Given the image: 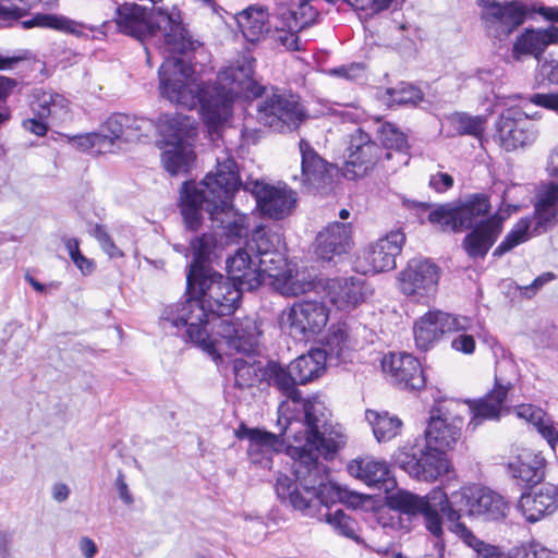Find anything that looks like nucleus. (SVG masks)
Returning <instances> with one entry per match:
<instances>
[{"mask_svg": "<svg viewBox=\"0 0 558 558\" xmlns=\"http://www.w3.org/2000/svg\"><path fill=\"white\" fill-rule=\"evenodd\" d=\"M263 383L276 388L286 400L280 403L279 412L286 407L294 412L291 417L284 416V434H290L296 441H305L298 449L299 460L295 463V474L305 494L301 495L289 477L280 476L277 481V493L281 498L290 499V502L300 509L308 506L307 502L315 499L316 485L322 486V496L329 499L339 496L336 487L325 485L326 468L319 463V454L325 458L332 457L347 441L343 428L335 424L331 413L318 397L303 399L290 365L269 361L265 364Z\"/></svg>", "mask_w": 558, "mask_h": 558, "instance_id": "obj_1", "label": "nucleus"}, {"mask_svg": "<svg viewBox=\"0 0 558 558\" xmlns=\"http://www.w3.org/2000/svg\"><path fill=\"white\" fill-rule=\"evenodd\" d=\"M114 21L122 34L142 43L147 63H150L153 49L162 56L158 71L161 96L187 109L196 107L195 70L187 56L199 43L192 39L182 24L180 12L174 7L171 10L147 9L125 2L117 7Z\"/></svg>", "mask_w": 558, "mask_h": 558, "instance_id": "obj_2", "label": "nucleus"}, {"mask_svg": "<svg viewBox=\"0 0 558 558\" xmlns=\"http://www.w3.org/2000/svg\"><path fill=\"white\" fill-rule=\"evenodd\" d=\"M242 186L239 167L233 158H217L214 172H209L197 184L184 182L181 190V214L185 226L197 230L202 225V213L208 214L210 227L219 234L220 241L236 242L247 234V217L239 213L232 204L234 193ZM214 233H204L191 241L192 266H208L214 250L219 242Z\"/></svg>", "mask_w": 558, "mask_h": 558, "instance_id": "obj_3", "label": "nucleus"}, {"mask_svg": "<svg viewBox=\"0 0 558 558\" xmlns=\"http://www.w3.org/2000/svg\"><path fill=\"white\" fill-rule=\"evenodd\" d=\"M194 87L203 120L214 132L231 118L233 101L240 95H252L257 99V122L275 132L295 131L307 118L298 96L254 81L250 61L220 71L214 85L195 84Z\"/></svg>", "mask_w": 558, "mask_h": 558, "instance_id": "obj_4", "label": "nucleus"}, {"mask_svg": "<svg viewBox=\"0 0 558 558\" xmlns=\"http://www.w3.org/2000/svg\"><path fill=\"white\" fill-rule=\"evenodd\" d=\"M244 290L209 266H192L186 276V299L163 307V326L186 328V338L213 354L214 343L206 325L210 317L232 314Z\"/></svg>", "mask_w": 558, "mask_h": 558, "instance_id": "obj_5", "label": "nucleus"}, {"mask_svg": "<svg viewBox=\"0 0 558 558\" xmlns=\"http://www.w3.org/2000/svg\"><path fill=\"white\" fill-rule=\"evenodd\" d=\"M449 530L472 548L477 558H510L496 546L477 538L463 523L462 515L482 517L485 520H499L506 517L508 504L504 497L486 487H464L451 494L447 501Z\"/></svg>", "mask_w": 558, "mask_h": 558, "instance_id": "obj_6", "label": "nucleus"}, {"mask_svg": "<svg viewBox=\"0 0 558 558\" xmlns=\"http://www.w3.org/2000/svg\"><path fill=\"white\" fill-rule=\"evenodd\" d=\"M278 425L280 426L279 435H276V434H272L267 430L259 429V428H247L245 426H243L241 429H239L236 435L241 439L246 438L248 440L247 454H248L250 461L253 464L259 465L260 468L267 469V470H270L272 466L274 456L281 452L284 447V440H283L282 436H286L288 439L292 438L296 444H299L298 446H292L290 448V454L292 457H295V459L293 462V476L294 477L292 478L289 476V478L295 485H298V490L300 492V494L304 495L305 494L304 488L300 484L299 480L296 478L295 463L299 460L298 449L303 447L305 441L304 440L301 442L296 441L290 434L283 433V428L286 426L284 417L279 416ZM280 476H286V474H279L277 478H279ZM287 477H288V475H287ZM278 480H276V482ZM275 487H277V484L275 485ZM275 490H276V494L278 495L277 488H275Z\"/></svg>", "mask_w": 558, "mask_h": 558, "instance_id": "obj_7", "label": "nucleus"}, {"mask_svg": "<svg viewBox=\"0 0 558 558\" xmlns=\"http://www.w3.org/2000/svg\"><path fill=\"white\" fill-rule=\"evenodd\" d=\"M448 496L441 488L432 489L425 497L398 490L389 497L392 509L408 515L422 514L426 529L436 537L442 534L440 513L447 517Z\"/></svg>", "mask_w": 558, "mask_h": 558, "instance_id": "obj_8", "label": "nucleus"}, {"mask_svg": "<svg viewBox=\"0 0 558 558\" xmlns=\"http://www.w3.org/2000/svg\"><path fill=\"white\" fill-rule=\"evenodd\" d=\"M319 463L322 464V462H319ZM323 465L326 468V481H325L324 486L330 485V486L336 487L339 493L338 497L329 499L327 496H322L323 494H320V493L323 492V489H322L323 487L319 485H316L315 488L313 489L315 492V499L307 502L308 506L304 509L294 507L290 502V499H288V498H281L279 495H278V498L282 502L291 506L294 510H299V511L303 512L305 515H310V517H315L317 514L318 508L320 506L328 508L330 504H335L337 501H340V502L348 501V502L354 504L355 501L360 500V497L357 494H351L345 488H342L338 484L330 482L329 476H328V468L324 463H323ZM320 519L325 520L340 535L351 538L356 543L362 542V539L360 538V536L356 533L357 523L351 517L345 514L341 509H337L335 512H331L329 509H327L326 512L320 514Z\"/></svg>", "mask_w": 558, "mask_h": 558, "instance_id": "obj_9", "label": "nucleus"}, {"mask_svg": "<svg viewBox=\"0 0 558 558\" xmlns=\"http://www.w3.org/2000/svg\"><path fill=\"white\" fill-rule=\"evenodd\" d=\"M396 464L411 477L418 481L433 482L449 471V462L444 451L433 446H403L395 454Z\"/></svg>", "mask_w": 558, "mask_h": 558, "instance_id": "obj_10", "label": "nucleus"}, {"mask_svg": "<svg viewBox=\"0 0 558 558\" xmlns=\"http://www.w3.org/2000/svg\"><path fill=\"white\" fill-rule=\"evenodd\" d=\"M328 317V308L322 301L303 300L283 311L280 325L293 338L307 341L326 327Z\"/></svg>", "mask_w": 558, "mask_h": 558, "instance_id": "obj_11", "label": "nucleus"}, {"mask_svg": "<svg viewBox=\"0 0 558 558\" xmlns=\"http://www.w3.org/2000/svg\"><path fill=\"white\" fill-rule=\"evenodd\" d=\"M482 8L481 20L489 36L504 40L526 17V7L518 1L476 0Z\"/></svg>", "mask_w": 558, "mask_h": 558, "instance_id": "obj_12", "label": "nucleus"}, {"mask_svg": "<svg viewBox=\"0 0 558 558\" xmlns=\"http://www.w3.org/2000/svg\"><path fill=\"white\" fill-rule=\"evenodd\" d=\"M439 268L427 259L413 258L399 274V288L403 294L416 302H426L436 292Z\"/></svg>", "mask_w": 558, "mask_h": 558, "instance_id": "obj_13", "label": "nucleus"}, {"mask_svg": "<svg viewBox=\"0 0 558 558\" xmlns=\"http://www.w3.org/2000/svg\"><path fill=\"white\" fill-rule=\"evenodd\" d=\"M496 136L507 151L532 144L537 136L535 124L520 108H508L496 121Z\"/></svg>", "mask_w": 558, "mask_h": 558, "instance_id": "obj_14", "label": "nucleus"}, {"mask_svg": "<svg viewBox=\"0 0 558 558\" xmlns=\"http://www.w3.org/2000/svg\"><path fill=\"white\" fill-rule=\"evenodd\" d=\"M472 326L466 316H453L440 311H429L420 317L413 328L416 347L427 350L444 333L451 331H465Z\"/></svg>", "mask_w": 558, "mask_h": 558, "instance_id": "obj_15", "label": "nucleus"}, {"mask_svg": "<svg viewBox=\"0 0 558 558\" xmlns=\"http://www.w3.org/2000/svg\"><path fill=\"white\" fill-rule=\"evenodd\" d=\"M154 129L151 120L125 113L111 114L99 129L101 140H105L106 151L113 153L119 142H135L147 136Z\"/></svg>", "mask_w": 558, "mask_h": 558, "instance_id": "obj_16", "label": "nucleus"}, {"mask_svg": "<svg viewBox=\"0 0 558 558\" xmlns=\"http://www.w3.org/2000/svg\"><path fill=\"white\" fill-rule=\"evenodd\" d=\"M244 190L251 191L264 216L283 219L289 216L296 203V194L287 186H274L258 181L246 183Z\"/></svg>", "mask_w": 558, "mask_h": 558, "instance_id": "obj_17", "label": "nucleus"}, {"mask_svg": "<svg viewBox=\"0 0 558 558\" xmlns=\"http://www.w3.org/2000/svg\"><path fill=\"white\" fill-rule=\"evenodd\" d=\"M349 150L350 154L342 170L343 175L349 180L367 174L381 154V148L361 129L351 135Z\"/></svg>", "mask_w": 558, "mask_h": 558, "instance_id": "obj_18", "label": "nucleus"}, {"mask_svg": "<svg viewBox=\"0 0 558 558\" xmlns=\"http://www.w3.org/2000/svg\"><path fill=\"white\" fill-rule=\"evenodd\" d=\"M32 110L37 119H27L23 122L26 131L44 136L47 133L48 125L46 119L51 121H63L68 116V100L58 93L37 90L34 94Z\"/></svg>", "mask_w": 558, "mask_h": 558, "instance_id": "obj_19", "label": "nucleus"}, {"mask_svg": "<svg viewBox=\"0 0 558 558\" xmlns=\"http://www.w3.org/2000/svg\"><path fill=\"white\" fill-rule=\"evenodd\" d=\"M217 332L229 350L246 354L256 349L262 336L259 325L253 317L221 320Z\"/></svg>", "mask_w": 558, "mask_h": 558, "instance_id": "obj_20", "label": "nucleus"}, {"mask_svg": "<svg viewBox=\"0 0 558 558\" xmlns=\"http://www.w3.org/2000/svg\"><path fill=\"white\" fill-rule=\"evenodd\" d=\"M385 373L389 374L396 385L403 389L420 390L425 386V376L421 363L409 353H390L381 361Z\"/></svg>", "mask_w": 558, "mask_h": 558, "instance_id": "obj_21", "label": "nucleus"}, {"mask_svg": "<svg viewBox=\"0 0 558 558\" xmlns=\"http://www.w3.org/2000/svg\"><path fill=\"white\" fill-rule=\"evenodd\" d=\"M352 228L347 222H332L319 231L315 239V253L325 262H332L349 253Z\"/></svg>", "mask_w": 558, "mask_h": 558, "instance_id": "obj_22", "label": "nucleus"}, {"mask_svg": "<svg viewBox=\"0 0 558 558\" xmlns=\"http://www.w3.org/2000/svg\"><path fill=\"white\" fill-rule=\"evenodd\" d=\"M405 243V234L401 230L389 232L369 244L364 253L366 263L374 272L390 271L396 268V258Z\"/></svg>", "mask_w": 558, "mask_h": 558, "instance_id": "obj_23", "label": "nucleus"}, {"mask_svg": "<svg viewBox=\"0 0 558 558\" xmlns=\"http://www.w3.org/2000/svg\"><path fill=\"white\" fill-rule=\"evenodd\" d=\"M518 508L529 522H537L558 508V489L555 485L543 484L536 489L522 494Z\"/></svg>", "mask_w": 558, "mask_h": 558, "instance_id": "obj_24", "label": "nucleus"}, {"mask_svg": "<svg viewBox=\"0 0 558 558\" xmlns=\"http://www.w3.org/2000/svg\"><path fill=\"white\" fill-rule=\"evenodd\" d=\"M545 458L541 452L522 449L507 464L508 474L524 485H536L545 476Z\"/></svg>", "mask_w": 558, "mask_h": 558, "instance_id": "obj_25", "label": "nucleus"}, {"mask_svg": "<svg viewBox=\"0 0 558 558\" xmlns=\"http://www.w3.org/2000/svg\"><path fill=\"white\" fill-rule=\"evenodd\" d=\"M156 126L167 147L192 144L197 134L195 120L182 113H162Z\"/></svg>", "mask_w": 558, "mask_h": 558, "instance_id": "obj_26", "label": "nucleus"}, {"mask_svg": "<svg viewBox=\"0 0 558 558\" xmlns=\"http://www.w3.org/2000/svg\"><path fill=\"white\" fill-rule=\"evenodd\" d=\"M502 220L504 218L496 214L465 235L462 245L471 258L486 256L501 232Z\"/></svg>", "mask_w": 558, "mask_h": 558, "instance_id": "obj_27", "label": "nucleus"}, {"mask_svg": "<svg viewBox=\"0 0 558 558\" xmlns=\"http://www.w3.org/2000/svg\"><path fill=\"white\" fill-rule=\"evenodd\" d=\"M227 271L228 278L244 291H252L260 286V269L257 268V259L247 252V246L239 248L227 259Z\"/></svg>", "mask_w": 558, "mask_h": 558, "instance_id": "obj_28", "label": "nucleus"}, {"mask_svg": "<svg viewBox=\"0 0 558 558\" xmlns=\"http://www.w3.org/2000/svg\"><path fill=\"white\" fill-rule=\"evenodd\" d=\"M510 387L511 385L509 383L501 385L496 379L495 387L487 395L470 402L469 409L473 416L469 423V427L474 430L484 420H498L506 409L505 402Z\"/></svg>", "mask_w": 558, "mask_h": 558, "instance_id": "obj_29", "label": "nucleus"}, {"mask_svg": "<svg viewBox=\"0 0 558 558\" xmlns=\"http://www.w3.org/2000/svg\"><path fill=\"white\" fill-rule=\"evenodd\" d=\"M301 153V184L305 187L319 189L327 183L332 165L324 160L305 140L299 143Z\"/></svg>", "mask_w": 558, "mask_h": 558, "instance_id": "obj_30", "label": "nucleus"}, {"mask_svg": "<svg viewBox=\"0 0 558 558\" xmlns=\"http://www.w3.org/2000/svg\"><path fill=\"white\" fill-rule=\"evenodd\" d=\"M463 420L461 417H432L425 430L426 444L445 451L452 448L460 438Z\"/></svg>", "mask_w": 558, "mask_h": 558, "instance_id": "obj_31", "label": "nucleus"}, {"mask_svg": "<svg viewBox=\"0 0 558 558\" xmlns=\"http://www.w3.org/2000/svg\"><path fill=\"white\" fill-rule=\"evenodd\" d=\"M22 26L25 29L33 27L53 29L75 37L86 36V29L90 32L95 29L93 26H87L65 15L53 13H37L32 19L23 21Z\"/></svg>", "mask_w": 558, "mask_h": 558, "instance_id": "obj_32", "label": "nucleus"}, {"mask_svg": "<svg viewBox=\"0 0 558 558\" xmlns=\"http://www.w3.org/2000/svg\"><path fill=\"white\" fill-rule=\"evenodd\" d=\"M330 302L339 310L355 307L364 298L362 281L357 278H335L327 283Z\"/></svg>", "mask_w": 558, "mask_h": 558, "instance_id": "obj_33", "label": "nucleus"}, {"mask_svg": "<svg viewBox=\"0 0 558 558\" xmlns=\"http://www.w3.org/2000/svg\"><path fill=\"white\" fill-rule=\"evenodd\" d=\"M558 44V27L525 29L515 40L513 52L518 54L541 56L549 45Z\"/></svg>", "mask_w": 558, "mask_h": 558, "instance_id": "obj_34", "label": "nucleus"}, {"mask_svg": "<svg viewBox=\"0 0 558 558\" xmlns=\"http://www.w3.org/2000/svg\"><path fill=\"white\" fill-rule=\"evenodd\" d=\"M348 472L368 486H378L389 478V466L386 461L368 456L352 460L348 464Z\"/></svg>", "mask_w": 558, "mask_h": 558, "instance_id": "obj_35", "label": "nucleus"}, {"mask_svg": "<svg viewBox=\"0 0 558 558\" xmlns=\"http://www.w3.org/2000/svg\"><path fill=\"white\" fill-rule=\"evenodd\" d=\"M352 349V341L344 325H332L326 337L322 349L316 351L324 352L325 363L338 364L345 362Z\"/></svg>", "mask_w": 558, "mask_h": 558, "instance_id": "obj_36", "label": "nucleus"}, {"mask_svg": "<svg viewBox=\"0 0 558 558\" xmlns=\"http://www.w3.org/2000/svg\"><path fill=\"white\" fill-rule=\"evenodd\" d=\"M238 26L247 41H258L268 32V12L263 7H248L235 15Z\"/></svg>", "mask_w": 558, "mask_h": 558, "instance_id": "obj_37", "label": "nucleus"}, {"mask_svg": "<svg viewBox=\"0 0 558 558\" xmlns=\"http://www.w3.org/2000/svg\"><path fill=\"white\" fill-rule=\"evenodd\" d=\"M456 208L461 228L474 229L485 222L484 218L490 209L489 198L484 194H473Z\"/></svg>", "mask_w": 558, "mask_h": 558, "instance_id": "obj_38", "label": "nucleus"}, {"mask_svg": "<svg viewBox=\"0 0 558 558\" xmlns=\"http://www.w3.org/2000/svg\"><path fill=\"white\" fill-rule=\"evenodd\" d=\"M289 365L298 386L305 385L323 373L326 365L325 355L324 352L312 350L308 354L296 357Z\"/></svg>", "mask_w": 558, "mask_h": 558, "instance_id": "obj_39", "label": "nucleus"}, {"mask_svg": "<svg viewBox=\"0 0 558 558\" xmlns=\"http://www.w3.org/2000/svg\"><path fill=\"white\" fill-rule=\"evenodd\" d=\"M365 418L378 442H387L400 434L402 421L387 411L366 410Z\"/></svg>", "mask_w": 558, "mask_h": 558, "instance_id": "obj_40", "label": "nucleus"}, {"mask_svg": "<svg viewBox=\"0 0 558 558\" xmlns=\"http://www.w3.org/2000/svg\"><path fill=\"white\" fill-rule=\"evenodd\" d=\"M378 134L384 148L387 150L386 159H391L395 153L399 157V162L407 165L409 161L407 136L391 123L381 124Z\"/></svg>", "mask_w": 558, "mask_h": 558, "instance_id": "obj_41", "label": "nucleus"}, {"mask_svg": "<svg viewBox=\"0 0 558 558\" xmlns=\"http://www.w3.org/2000/svg\"><path fill=\"white\" fill-rule=\"evenodd\" d=\"M519 417L526 420L533 424L543 438L547 440L549 446L554 449L558 444V429L554 426L553 421L545 415V413L533 405H520L517 410Z\"/></svg>", "mask_w": 558, "mask_h": 558, "instance_id": "obj_42", "label": "nucleus"}, {"mask_svg": "<svg viewBox=\"0 0 558 558\" xmlns=\"http://www.w3.org/2000/svg\"><path fill=\"white\" fill-rule=\"evenodd\" d=\"M247 248L255 253V258L271 253L277 248H284L282 234L278 230L258 226L256 227L247 242Z\"/></svg>", "mask_w": 558, "mask_h": 558, "instance_id": "obj_43", "label": "nucleus"}, {"mask_svg": "<svg viewBox=\"0 0 558 558\" xmlns=\"http://www.w3.org/2000/svg\"><path fill=\"white\" fill-rule=\"evenodd\" d=\"M194 158L192 144L167 147L161 155L163 168L171 175L187 172Z\"/></svg>", "mask_w": 558, "mask_h": 558, "instance_id": "obj_44", "label": "nucleus"}, {"mask_svg": "<svg viewBox=\"0 0 558 558\" xmlns=\"http://www.w3.org/2000/svg\"><path fill=\"white\" fill-rule=\"evenodd\" d=\"M265 365L260 362L250 363L243 359L233 361L235 386L240 389L250 388L263 383Z\"/></svg>", "mask_w": 558, "mask_h": 558, "instance_id": "obj_45", "label": "nucleus"}, {"mask_svg": "<svg viewBox=\"0 0 558 558\" xmlns=\"http://www.w3.org/2000/svg\"><path fill=\"white\" fill-rule=\"evenodd\" d=\"M452 124L460 135H471L482 138L484 135L487 118L484 116H471L466 112H456L451 118Z\"/></svg>", "mask_w": 558, "mask_h": 558, "instance_id": "obj_46", "label": "nucleus"}, {"mask_svg": "<svg viewBox=\"0 0 558 558\" xmlns=\"http://www.w3.org/2000/svg\"><path fill=\"white\" fill-rule=\"evenodd\" d=\"M257 259V268L260 269V284L265 276L279 279L286 269L287 259L284 248H277L271 253L259 256Z\"/></svg>", "mask_w": 558, "mask_h": 558, "instance_id": "obj_47", "label": "nucleus"}, {"mask_svg": "<svg viewBox=\"0 0 558 558\" xmlns=\"http://www.w3.org/2000/svg\"><path fill=\"white\" fill-rule=\"evenodd\" d=\"M428 221L441 231L458 232L462 228L458 220V213L450 204L439 205L428 214Z\"/></svg>", "mask_w": 558, "mask_h": 558, "instance_id": "obj_48", "label": "nucleus"}, {"mask_svg": "<svg viewBox=\"0 0 558 558\" xmlns=\"http://www.w3.org/2000/svg\"><path fill=\"white\" fill-rule=\"evenodd\" d=\"M531 223L532 220L529 217L520 219L502 242L495 248L493 255L499 257L511 251L517 245L527 241L530 238L529 230Z\"/></svg>", "mask_w": 558, "mask_h": 558, "instance_id": "obj_49", "label": "nucleus"}, {"mask_svg": "<svg viewBox=\"0 0 558 558\" xmlns=\"http://www.w3.org/2000/svg\"><path fill=\"white\" fill-rule=\"evenodd\" d=\"M556 216L555 204L541 198L535 205L534 217L530 218L532 221H535L533 232L539 234L547 231V229L553 226Z\"/></svg>", "mask_w": 558, "mask_h": 558, "instance_id": "obj_50", "label": "nucleus"}, {"mask_svg": "<svg viewBox=\"0 0 558 558\" xmlns=\"http://www.w3.org/2000/svg\"><path fill=\"white\" fill-rule=\"evenodd\" d=\"M99 132H90L75 135L70 138V143L82 151H92L95 154H106V143L101 140Z\"/></svg>", "mask_w": 558, "mask_h": 558, "instance_id": "obj_51", "label": "nucleus"}, {"mask_svg": "<svg viewBox=\"0 0 558 558\" xmlns=\"http://www.w3.org/2000/svg\"><path fill=\"white\" fill-rule=\"evenodd\" d=\"M391 104L417 105L423 99L421 89L413 85L402 84L397 88L388 89Z\"/></svg>", "mask_w": 558, "mask_h": 558, "instance_id": "obj_52", "label": "nucleus"}, {"mask_svg": "<svg viewBox=\"0 0 558 558\" xmlns=\"http://www.w3.org/2000/svg\"><path fill=\"white\" fill-rule=\"evenodd\" d=\"M90 234L98 241L102 251L109 257H120L122 256V252L116 246L111 236L106 231L105 227L101 225H95L90 230Z\"/></svg>", "mask_w": 558, "mask_h": 558, "instance_id": "obj_53", "label": "nucleus"}, {"mask_svg": "<svg viewBox=\"0 0 558 558\" xmlns=\"http://www.w3.org/2000/svg\"><path fill=\"white\" fill-rule=\"evenodd\" d=\"M518 558H558V553L551 551L539 544H531L522 549Z\"/></svg>", "mask_w": 558, "mask_h": 558, "instance_id": "obj_54", "label": "nucleus"}, {"mask_svg": "<svg viewBox=\"0 0 558 558\" xmlns=\"http://www.w3.org/2000/svg\"><path fill=\"white\" fill-rule=\"evenodd\" d=\"M529 100L536 106L558 112V93L534 94Z\"/></svg>", "mask_w": 558, "mask_h": 558, "instance_id": "obj_55", "label": "nucleus"}, {"mask_svg": "<svg viewBox=\"0 0 558 558\" xmlns=\"http://www.w3.org/2000/svg\"><path fill=\"white\" fill-rule=\"evenodd\" d=\"M451 347L456 351L462 352L464 354H471L475 349V340L470 335L460 333L451 341Z\"/></svg>", "mask_w": 558, "mask_h": 558, "instance_id": "obj_56", "label": "nucleus"}, {"mask_svg": "<svg viewBox=\"0 0 558 558\" xmlns=\"http://www.w3.org/2000/svg\"><path fill=\"white\" fill-rule=\"evenodd\" d=\"M538 73L549 83L558 84V62L555 60H545L538 68Z\"/></svg>", "mask_w": 558, "mask_h": 558, "instance_id": "obj_57", "label": "nucleus"}, {"mask_svg": "<svg viewBox=\"0 0 558 558\" xmlns=\"http://www.w3.org/2000/svg\"><path fill=\"white\" fill-rule=\"evenodd\" d=\"M429 185L437 192H445L453 185V179L448 173H436L430 177Z\"/></svg>", "mask_w": 558, "mask_h": 558, "instance_id": "obj_58", "label": "nucleus"}, {"mask_svg": "<svg viewBox=\"0 0 558 558\" xmlns=\"http://www.w3.org/2000/svg\"><path fill=\"white\" fill-rule=\"evenodd\" d=\"M554 279V275L551 272H544L537 278L533 280V282L530 286L524 287V294L527 298H531L538 291L545 283L549 282Z\"/></svg>", "mask_w": 558, "mask_h": 558, "instance_id": "obj_59", "label": "nucleus"}, {"mask_svg": "<svg viewBox=\"0 0 558 558\" xmlns=\"http://www.w3.org/2000/svg\"><path fill=\"white\" fill-rule=\"evenodd\" d=\"M116 486L119 493V497L123 500V502L126 505H132L134 499L124 480V474L121 471L118 472V476L116 478Z\"/></svg>", "mask_w": 558, "mask_h": 558, "instance_id": "obj_60", "label": "nucleus"}, {"mask_svg": "<svg viewBox=\"0 0 558 558\" xmlns=\"http://www.w3.org/2000/svg\"><path fill=\"white\" fill-rule=\"evenodd\" d=\"M278 43L286 47L288 50H300V39L295 33L286 32L278 35Z\"/></svg>", "mask_w": 558, "mask_h": 558, "instance_id": "obj_61", "label": "nucleus"}, {"mask_svg": "<svg viewBox=\"0 0 558 558\" xmlns=\"http://www.w3.org/2000/svg\"><path fill=\"white\" fill-rule=\"evenodd\" d=\"M78 548L85 558H94L98 550L95 542L87 536L80 539Z\"/></svg>", "mask_w": 558, "mask_h": 558, "instance_id": "obj_62", "label": "nucleus"}, {"mask_svg": "<svg viewBox=\"0 0 558 558\" xmlns=\"http://www.w3.org/2000/svg\"><path fill=\"white\" fill-rule=\"evenodd\" d=\"M72 262L85 276L92 274L94 270L93 260L85 257L81 252L72 258Z\"/></svg>", "mask_w": 558, "mask_h": 558, "instance_id": "obj_63", "label": "nucleus"}, {"mask_svg": "<svg viewBox=\"0 0 558 558\" xmlns=\"http://www.w3.org/2000/svg\"><path fill=\"white\" fill-rule=\"evenodd\" d=\"M12 534L0 531V558H12Z\"/></svg>", "mask_w": 558, "mask_h": 558, "instance_id": "obj_64", "label": "nucleus"}]
</instances>
